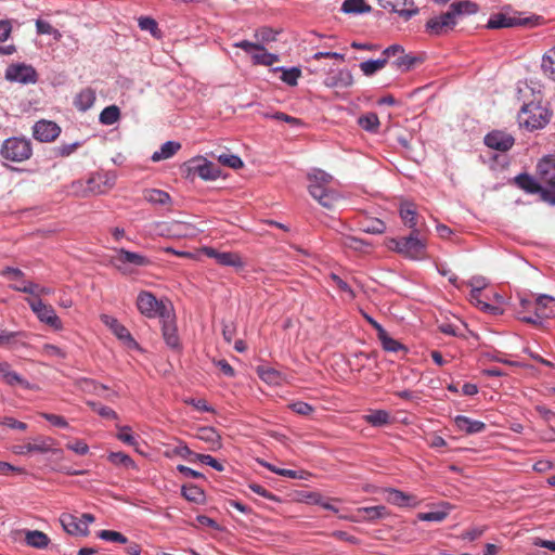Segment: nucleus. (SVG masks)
I'll return each mask as SVG.
<instances>
[{
  "mask_svg": "<svg viewBox=\"0 0 555 555\" xmlns=\"http://www.w3.org/2000/svg\"><path fill=\"white\" fill-rule=\"evenodd\" d=\"M308 180L310 195L323 207L333 209L341 198L340 193L330 186L333 177L321 169H314L313 172L308 175Z\"/></svg>",
  "mask_w": 555,
  "mask_h": 555,
  "instance_id": "obj_1",
  "label": "nucleus"
},
{
  "mask_svg": "<svg viewBox=\"0 0 555 555\" xmlns=\"http://www.w3.org/2000/svg\"><path fill=\"white\" fill-rule=\"evenodd\" d=\"M137 308L141 314L149 319H160L166 312H170L173 309L169 300H158L154 294L147 291H141L138 294Z\"/></svg>",
  "mask_w": 555,
  "mask_h": 555,
  "instance_id": "obj_2",
  "label": "nucleus"
},
{
  "mask_svg": "<svg viewBox=\"0 0 555 555\" xmlns=\"http://www.w3.org/2000/svg\"><path fill=\"white\" fill-rule=\"evenodd\" d=\"M0 155L13 163L27 160L33 155L31 141L21 137L8 138L2 142Z\"/></svg>",
  "mask_w": 555,
  "mask_h": 555,
  "instance_id": "obj_3",
  "label": "nucleus"
},
{
  "mask_svg": "<svg viewBox=\"0 0 555 555\" xmlns=\"http://www.w3.org/2000/svg\"><path fill=\"white\" fill-rule=\"evenodd\" d=\"M420 231L414 229L409 236L392 238L390 247L406 258L418 260L425 256L426 244L418 238Z\"/></svg>",
  "mask_w": 555,
  "mask_h": 555,
  "instance_id": "obj_4",
  "label": "nucleus"
},
{
  "mask_svg": "<svg viewBox=\"0 0 555 555\" xmlns=\"http://www.w3.org/2000/svg\"><path fill=\"white\" fill-rule=\"evenodd\" d=\"M543 23V17L532 14L528 17L509 16L504 13H496L490 16L486 27L489 29L511 28V27H534Z\"/></svg>",
  "mask_w": 555,
  "mask_h": 555,
  "instance_id": "obj_5",
  "label": "nucleus"
},
{
  "mask_svg": "<svg viewBox=\"0 0 555 555\" xmlns=\"http://www.w3.org/2000/svg\"><path fill=\"white\" fill-rule=\"evenodd\" d=\"M518 118L520 125L535 130L543 128L550 121V113L546 108L531 102L522 105Z\"/></svg>",
  "mask_w": 555,
  "mask_h": 555,
  "instance_id": "obj_6",
  "label": "nucleus"
},
{
  "mask_svg": "<svg viewBox=\"0 0 555 555\" xmlns=\"http://www.w3.org/2000/svg\"><path fill=\"white\" fill-rule=\"evenodd\" d=\"M188 177L198 176L205 181L217 180L221 176L219 166L205 157H194L186 164Z\"/></svg>",
  "mask_w": 555,
  "mask_h": 555,
  "instance_id": "obj_7",
  "label": "nucleus"
},
{
  "mask_svg": "<svg viewBox=\"0 0 555 555\" xmlns=\"http://www.w3.org/2000/svg\"><path fill=\"white\" fill-rule=\"evenodd\" d=\"M516 185L529 194H539L541 199L550 205H555V191H546L538 178L529 173H519L515 177Z\"/></svg>",
  "mask_w": 555,
  "mask_h": 555,
  "instance_id": "obj_8",
  "label": "nucleus"
},
{
  "mask_svg": "<svg viewBox=\"0 0 555 555\" xmlns=\"http://www.w3.org/2000/svg\"><path fill=\"white\" fill-rule=\"evenodd\" d=\"M116 256L113 257V266L121 273H129L128 266L146 267L151 263L150 259L139 253L130 251L125 248L116 249Z\"/></svg>",
  "mask_w": 555,
  "mask_h": 555,
  "instance_id": "obj_9",
  "label": "nucleus"
},
{
  "mask_svg": "<svg viewBox=\"0 0 555 555\" xmlns=\"http://www.w3.org/2000/svg\"><path fill=\"white\" fill-rule=\"evenodd\" d=\"M4 77L11 82H17L22 85H33L38 80L36 69L25 63H15L7 67Z\"/></svg>",
  "mask_w": 555,
  "mask_h": 555,
  "instance_id": "obj_10",
  "label": "nucleus"
},
{
  "mask_svg": "<svg viewBox=\"0 0 555 555\" xmlns=\"http://www.w3.org/2000/svg\"><path fill=\"white\" fill-rule=\"evenodd\" d=\"M456 24L457 20L449 9L440 15L429 18L425 24V29L431 36H443L453 30Z\"/></svg>",
  "mask_w": 555,
  "mask_h": 555,
  "instance_id": "obj_11",
  "label": "nucleus"
},
{
  "mask_svg": "<svg viewBox=\"0 0 555 555\" xmlns=\"http://www.w3.org/2000/svg\"><path fill=\"white\" fill-rule=\"evenodd\" d=\"M27 304L41 322L54 330L62 328V322L52 306L46 305L41 299H27Z\"/></svg>",
  "mask_w": 555,
  "mask_h": 555,
  "instance_id": "obj_12",
  "label": "nucleus"
},
{
  "mask_svg": "<svg viewBox=\"0 0 555 555\" xmlns=\"http://www.w3.org/2000/svg\"><path fill=\"white\" fill-rule=\"evenodd\" d=\"M162 324V334L166 345L172 350L181 349V341L178 335L176 317L173 310L166 312V314L159 319Z\"/></svg>",
  "mask_w": 555,
  "mask_h": 555,
  "instance_id": "obj_13",
  "label": "nucleus"
},
{
  "mask_svg": "<svg viewBox=\"0 0 555 555\" xmlns=\"http://www.w3.org/2000/svg\"><path fill=\"white\" fill-rule=\"evenodd\" d=\"M537 178L547 185L546 191H555V155H546L537 165Z\"/></svg>",
  "mask_w": 555,
  "mask_h": 555,
  "instance_id": "obj_14",
  "label": "nucleus"
},
{
  "mask_svg": "<svg viewBox=\"0 0 555 555\" xmlns=\"http://www.w3.org/2000/svg\"><path fill=\"white\" fill-rule=\"evenodd\" d=\"M61 133L60 126L51 120H38L33 127V135L39 142H52Z\"/></svg>",
  "mask_w": 555,
  "mask_h": 555,
  "instance_id": "obj_15",
  "label": "nucleus"
},
{
  "mask_svg": "<svg viewBox=\"0 0 555 555\" xmlns=\"http://www.w3.org/2000/svg\"><path fill=\"white\" fill-rule=\"evenodd\" d=\"M379 5L398 13L404 21H409L418 13L413 0H378Z\"/></svg>",
  "mask_w": 555,
  "mask_h": 555,
  "instance_id": "obj_16",
  "label": "nucleus"
},
{
  "mask_svg": "<svg viewBox=\"0 0 555 555\" xmlns=\"http://www.w3.org/2000/svg\"><path fill=\"white\" fill-rule=\"evenodd\" d=\"M77 389L86 392V393H92L96 396H101L105 398L106 400H112L114 397H117V392L112 391L104 393L108 390V387L98 383L96 380L88 377H79L76 378L74 382Z\"/></svg>",
  "mask_w": 555,
  "mask_h": 555,
  "instance_id": "obj_17",
  "label": "nucleus"
},
{
  "mask_svg": "<svg viewBox=\"0 0 555 555\" xmlns=\"http://www.w3.org/2000/svg\"><path fill=\"white\" fill-rule=\"evenodd\" d=\"M101 321L111 328V331L114 333V335L121 340L126 346L128 347H137L138 344L130 334V332L118 322L117 319L103 314L101 315Z\"/></svg>",
  "mask_w": 555,
  "mask_h": 555,
  "instance_id": "obj_18",
  "label": "nucleus"
},
{
  "mask_svg": "<svg viewBox=\"0 0 555 555\" xmlns=\"http://www.w3.org/2000/svg\"><path fill=\"white\" fill-rule=\"evenodd\" d=\"M485 144L500 152H506L514 145V138L502 131H492L485 137Z\"/></svg>",
  "mask_w": 555,
  "mask_h": 555,
  "instance_id": "obj_19",
  "label": "nucleus"
},
{
  "mask_svg": "<svg viewBox=\"0 0 555 555\" xmlns=\"http://www.w3.org/2000/svg\"><path fill=\"white\" fill-rule=\"evenodd\" d=\"M61 525L63 529L69 533L75 535H88L89 529L87 528L86 521H80V519L72 514H62L60 517Z\"/></svg>",
  "mask_w": 555,
  "mask_h": 555,
  "instance_id": "obj_20",
  "label": "nucleus"
},
{
  "mask_svg": "<svg viewBox=\"0 0 555 555\" xmlns=\"http://www.w3.org/2000/svg\"><path fill=\"white\" fill-rule=\"evenodd\" d=\"M88 191L93 194H103L115 184V178L107 173H94L88 181Z\"/></svg>",
  "mask_w": 555,
  "mask_h": 555,
  "instance_id": "obj_21",
  "label": "nucleus"
},
{
  "mask_svg": "<svg viewBox=\"0 0 555 555\" xmlns=\"http://www.w3.org/2000/svg\"><path fill=\"white\" fill-rule=\"evenodd\" d=\"M205 254L208 257L216 259V261L221 266L242 268L244 264L236 253L218 251L215 248L209 247L205 249Z\"/></svg>",
  "mask_w": 555,
  "mask_h": 555,
  "instance_id": "obj_22",
  "label": "nucleus"
},
{
  "mask_svg": "<svg viewBox=\"0 0 555 555\" xmlns=\"http://www.w3.org/2000/svg\"><path fill=\"white\" fill-rule=\"evenodd\" d=\"M353 83V76L349 69H339L324 80L328 88H348Z\"/></svg>",
  "mask_w": 555,
  "mask_h": 555,
  "instance_id": "obj_23",
  "label": "nucleus"
},
{
  "mask_svg": "<svg viewBox=\"0 0 555 555\" xmlns=\"http://www.w3.org/2000/svg\"><path fill=\"white\" fill-rule=\"evenodd\" d=\"M454 425L459 430L466 434H478L485 430L486 424L481 421L469 418L465 415H456L454 417Z\"/></svg>",
  "mask_w": 555,
  "mask_h": 555,
  "instance_id": "obj_24",
  "label": "nucleus"
},
{
  "mask_svg": "<svg viewBox=\"0 0 555 555\" xmlns=\"http://www.w3.org/2000/svg\"><path fill=\"white\" fill-rule=\"evenodd\" d=\"M0 376L2 380L9 386L21 385L24 388H29V383L18 373L12 371L11 364L8 362H0Z\"/></svg>",
  "mask_w": 555,
  "mask_h": 555,
  "instance_id": "obj_25",
  "label": "nucleus"
},
{
  "mask_svg": "<svg viewBox=\"0 0 555 555\" xmlns=\"http://www.w3.org/2000/svg\"><path fill=\"white\" fill-rule=\"evenodd\" d=\"M534 310L540 318L550 319L555 315V298L548 295H540L534 302Z\"/></svg>",
  "mask_w": 555,
  "mask_h": 555,
  "instance_id": "obj_26",
  "label": "nucleus"
},
{
  "mask_svg": "<svg viewBox=\"0 0 555 555\" xmlns=\"http://www.w3.org/2000/svg\"><path fill=\"white\" fill-rule=\"evenodd\" d=\"M386 501L400 507L412 506L416 504V498L414 495L406 494L396 489L386 490Z\"/></svg>",
  "mask_w": 555,
  "mask_h": 555,
  "instance_id": "obj_27",
  "label": "nucleus"
},
{
  "mask_svg": "<svg viewBox=\"0 0 555 555\" xmlns=\"http://www.w3.org/2000/svg\"><path fill=\"white\" fill-rule=\"evenodd\" d=\"M256 371L259 378L268 385L278 386L285 380L284 375L274 367L259 365Z\"/></svg>",
  "mask_w": 555,
  "mask_h": 555,
  "instance_id": "obj_28",
  "label": "nucleus"
},
{
  "mask_svg": "<svg viewBox=\"0 0 555 555\" xmlns=\"http://www.w3.org/2000/svg\"><path fill=\"white\" fill-rule=\"evenodd\" d=\"M25 543L34 548L44 550L50 544V538L40 530H25Z\"/></svg>",
  "mask_w": 555,
  "mask_h": 555,
  "instance_id": "obj_29",
  "label": "nucleus"
},
{
  "mask_svg": "<svg viewBox=\"0 0 555 555\" xmlns=\"http://www.w3.org/2000/svg\"><path fill=\"white\" fill-rule=\"evenodd\" d=\"M95 99V91L91 88H85L75 96L74 105L79 112H87L93 106Z\"/></svg>",
  "mask_w": 555,
  "mask_h": 555,
  "instance_id": "obj_30",
  "label": "nucleus"
},
{
  "mask_svg": "<svg viewBox=\"0 0 555 555\" xmlns=\"http://www.w3.org/2000/svg\"><path fill=\"white\" fill-rule=\"evenodd\" d=\"M439 506L441 507V509L427 513H420L417 515V518L422 521H443L448 517L450 512L453 509V505H451L449 502H441Z\"/></svg>",
  "mask_w": 555,
  "mask_h": 555,
  "instance_id": "obj_31",
  "label": "nucleus"
},
{
  "mask_svg": "<svg viewBox=\"0 0 555 555\" xmlns=\"http://www.w3.org/2000/svg\"><path fill=\"white\" fill-rule=\"evenodd\" d=\"M452 14L457 20L459 16L472 15L478 12L479 7L477 3L469 0H462L451 3L449 7Z\"/></svg>",
  "mask_w": 555,
  "mask_h": 555,
  "instance_id": "obj_32",
  "label": "nucleus"
},
{
  "mask_svg": "<svg viewBox=\"0 0 555 555\" xmlns=\"http://www.w3.org/2000/svg\"><path fill=\"white\" fill-rule=\"evenodd\" d=\"M357 513L362 520L367 521H374L388 516V511L384 505L360 507Z\"/></svg>",
  "mask_w": 555,
  "mask_h": 555,
  "instance_id": "obj_33",
  "label": "nucleus"
},
{
  "mask_svg": "<svg viewBox=\"0 0 555 555\" xmlns=\"http://www.w3.org/2000/svg\"><path fill=\"white\" fill-rule=\"evenodd\" d=\"M181 149V144L177 141H167L165 142L159 151L153 153L151 159L153 162H159L163 159H167L172 157L179 150Z\"/></svg>",
  "mask_w": 555,
  "mask_h": 555,
  "instance_id": "obj_34",
  "label": "nucleus"
},
{
  "mask_svg": "<svg viewBox=\"0 0 555 555\" xmlns=\"http://www.w3.org/2000/svg\"><path fill=\"white\" fill-rule=\"evenodd\" d=\"M400 217L403 220L404 224L409 227L412 231L416 229L417 225V212L412 203H403L400 206Z\"/></svg>",
  "mask_w": 555,
  "mask_h": 555,
  "instance_id": "obj_35",
  "label": "nucleus"
},
{
  "mask_svg": "<svg viewBox=\"0 0 555 555\" xmlns=\"http://www.w3.org/2000/svg\"><path fill=\"white\" fill-rule=\"evenodd\" d=\"M365 421L374 427H383L390 424L391 417L386 410H374L364 416Z\"/></svg>",
  "mask_w": 555,
  "mask_h": 555,
  "instance_id": "obj_36",
  "label": "nucleus"
},
{
  "mask_svg": "<svg viewBox=\"0 0 555 555\" xmlns=\"http://www.w3.org/2000/svg\"><path fill=\"white\" fill-rule=\"evenodd\" d=\"M341 11L347 14H361L371 11V7L364 0H345Z\"/></svg>",
  "mask_w": 555,
  "mask_h": 555,
  "instance_id": "obj_37",
  "label": "nucleus"
},
{
  "mask_svg": "<svg viewBox=\"0 0 555 555\" xmlns=\"http://www.w3.org/2000/svg\"><path fill=\"white\" fill-rule=\"evenodd\" d=\"M182 495L185 500L197 504L205 501L204 491L193 483L184 485L182 487Z\"/></svg>",
  "mask_w": 555,
  "mask_h": 555,
  "instance_id": "obj_38",
  "label": "nucleus"
},
{
  "mask_svg": "<svg viewBox=\"0 0 555 555\" xmlns=\"http://www.w3.org/2000/svg\"><path fill=\"white\" fill-rule=\"evenodd\" d=\"M120 117V109L116 105L106 106L99 116V120L102 125L112 126L118 121Z\"/></svg>",
  "mask_w": 555,
  "mask_h": 555,
  "instance_id": "obj_39",
  "label": "nucleus"
},
{
  "mask_svg": "<svg viewBox=\"0 0 555 555\" xmlns=\"http://www.w3.org/2000/svg\"><path fill=\"white\" fill-rule=\"evenodd\" d=\"M144 199L153 205H166L171 198L167 192L152 189L144 192Z\"/></svg>",
  "mask_w": 555,
  "mask_h": 555,
  "instance_id": "obj_40",
  "label": "nucleus"
},
{
  "mask_svg": "<svg viewBox=\"0 0 555 555\" xmlns=\"http://www.w3.org/2000/svg\"><path fill=\"white\" fill-rule=\"evenodd\" d=\"M258 51L259 53H255L251 55L253 63L256 65L271 66L280 61L278 54L267 52L264 47L263 50Z\"/></svg>",
  "mask_w": 555,
  "mask_h": 555,
  "instance_id": "obj_41",
  "label": "nucleus"
},
{
  "mask_svg": "<svg viewBox=\"0 0 555 555\" xmlns=\"http://www.w3.org/2000/svg\"><path fill=\"white\" fill-rule=\"evenodd\" d=\"M359 126L369 132H377L379 127V119L375 113H367L358 119Z\"/></svg>",
  "mask_w": 555,
  "mask_h": 555,
  "instance_id": "obj_42",
  "label": "nucleus"
},
{
  "mask_svg": "<svg viewBox=\"0 0 555 555\" xmlns=\"http://www.w3.org/2000/svg\"><path fill=\"white\" fill-rule=\"evenodd\" d=\"M138 25L141 30L149 31L154 38H160L162 31L154 18L150 16H141L138 20Z\"/></svg>",
  "mask_w": 555,
  "mask_h": 555,
  "instance_id": "obj_43",
  "label": "nucleus"
},
{
  "mask_svg": "<svg viewBox=\"0 0 555 555\" xmlns=\"http://www.w3.org/2000/svg\"><path fill=\"white\" fill-rule=\"evenodd\" d=\"M377 337L384 350L386 351L397 352L399 350H406V348L401 343L390 337L386 330L383 332V334H379Z\"/></svg>",
  "mask_w": 555,
  "mask_h": 555,
  "instance_id": "obj_44",
  "label": "nucleus"
},
{
  "mask_svg": "<svg viewBox=\"0 0 555 555\" xmlns=\"http://www.w3.org/2000/svg\"><path fill=\"white\" fill-rule=\"evenodd\" d=\"M261 464L264 465L266 467H268L271 472H273L280 476H283V477L293 478V479H297V478L298 479H307V477L309 476V473H307L305 470L276 468L275 466L270 465L268 463H261Z\"/></svg>",
  "mask_w": 555,
  "mask_h": 555,
  "instance_id": "obj_45",
  "label": "nucleus"
},
{
  "mask_svg": "<svg viewBox=\"0 0 555 555\" xmlns=\"http://www.w3.org/2000/svg\"><path fill=\"white\" fill-rule=\"evenodd\" d=\"M541 67L545 75L555 80V48L543 55Z\"/></svg>",
  "mask_w": 555,
  "mask_h": 555,
  "instance_id": "obj_46",
  "label": "nucleus"
},
{
  "mask_svg": "<svg viewBox=\"0 0 555 555\" xmlns=\"http://www.w3.org/2000/svg\"><path fill=\"white\" fill-rule=\"evenodd\" d=\"M87 404L91 408L93 412L99 414L101 417L105 420H117V413L111 409L109 406L103 405L100 402L95 401H87Z\"/></svg>",
  "mask_w": 555,
  "mask_h": 555,
  "instance_id": "obj_47",
  "label": "nucleus"
},
{
  "mask_svg": "<svg viewBox=\"0 0 555 555\" xmlns=\"http://www.w3.org/2000/svg\"><path fill=\"white\" fill-rule=\"evenodd\" d=\"M217 159L223 166H227L232 169H240L244 166V163L241 159V157L234 154L222 153L217 156Z\"/></svg>",
  "mask_w": 555,
  "mask_h": 555,
  "instance_id": "obj_48",
  "label": "nucleus"
},
{
  "mask_svg": "<svg viewBox=\"0 0 555 555\" xmlns=\"http://www.w3.org/2000/svg\"><path fill=\"white\" fill-rule=\"evenodd\" d=\"M275 70H282V81L285 82L288 86H296L298 78L300 77V69L297 67L292 68H284V67H276Z\"/></svg>",
  "mask_w": 555,
  "mask_h": 555,
  "instance_id": "obj_49",
  "label": "nucleus"
},
{
  "mask_svg": "<svg viewBox=\"0 0 555 555\" xmlns=\"http://www.w3.org/2000/svg\"><path fill=\"white\" fill-rule=\"evenodd\" d=\"M10 287L16 292L26 293V294L31 295L34 297L33 299H40L39 298V289H40L39 284L33 283V282H22L21 285L12 284Z\"/></svg>",
  "mask_w": 555,
  "mask_h": 555,
  "instance_id": "obj_50",
  "label": "nucleus"
},
{
  "mask_svg": "<svg viewBox=\"0 0 555 555\" xmlns=\"http://www.w3.org/2000/svg\"><path fill=\"white\" fill-rule=\"evenodd\" d=\"M417 61V57L403 53L392 62V66L401 72H408L416 64Z\"/></svg>",
  "mask_w": 555,
  "mask_h": 555,
  "instance_id": "obj_51",
  "label": "nucleus"
},
{
  "mask_svg": "<svg viewBox=\"0 0 555 555\" xmlns=\"http://www.w3.org/2000/svg\"><path fill=\"white\" fill-rule=\"evenodd\" d=\"M278 34V31L273 30L270 27H261L258 30H256L254 36L257 39V43L263 46V43L275 41Z\"/></svg>",
  "mask_w": 555,
  "mask_h": 555,
  "instance_id": "obj_52",
  "label": "nucleus"
},
{
  "mask_svg": "<svg viewBox=\"0 0 555 555\" xmlns=\"http://www.w3.org/2000/svg\"><path fill=\"white\" fill-rule=\"evenodd\" d=\"M468 285L472 286L469 297L477 298V297L481 296V291L487 286V282L483 276L477 275V276H473L469 280Z\"/></svg>",
  "mask_w": 555,
  "mask_h": 555,
  "instance_id": "obj_53",
  "label": "nucleus"
},
{
  "mask_svg": "<svg viewBox=\"0 0 555 555\" xmlns=\"http://www.w3.org/2000/svg\"><path fill=\"white\" fill-rule=\"evenodd\" d=\"M98 537L105 541L117 542V543H121V544H125L128 542V539L124 534H121L118 531H113V530H101L98 533Z\"/></svg>",
  "mask_w": 555,
  "mask_h": 555,
  "instance_id": "obj_54",
  "label": "nucleus"
},
{
  "mask_svg": "<svg viewBox=\"0 0 555 555\" xmlns=\"http://www.w3.org/2000/svg\"><path fill=\"white\" fill-rule=\"evenodd\" d=\"M117 438L126 446L133 447L135 448V451H138L137 437L132 435L130 427H122L118 433Z\"/></svg>",
  "mask_w": 555,
  "mask_h": 555,
  "instance_id": "obj_55",
  "label": "nucleus"
},
{
  "mask_svg": "<svg viewBox=\"0 0 555 555\" xmlns=\"http://www.w3.org/2000/svg\"><path fill=\"white\" fill-rule=\"evenodd\" d=\"M1 274H2L3 276H7V278H8L9 280H11V281H14V282H15L14 284H20V285H21V284H22V282H25V281L23 280V278H24V272H23L21 269H18V268L5 267V268L2 270Z\"/></svg>",
  "mask_w": 555,
  "mask_h": 555,
  "instance_id": "obj_56",
  "label": "nucleus"
},
{
  "mask_svg": "<svg viewBox=\"0 0 555 555\" xmlns=\"http://www.w3.org/2000/svg\"><path fill=\"white\" fill-rule=\"evenodd\" d=\"M386 230V224L379 219H373L363 225V231L370 234H382Z\"/></svg>",
  "mask_w": 555,
  "mask_h": 555,
  "instance_id": "obj_57",
  "label": "nucleus"
},
{
  "mask_svg": "<svg viewBox=\"0 0 555 555\" xmlns=\"http://www.w3.org/2000/svg\"><path fill=\"white\" fill-rule=\"evenodd\" d=\"M266 118H273V119H276V120H281V121H284V122H287L292 126H299L301 125V120L296 118V117H293V116H289L283 112H276L272 115L270 114H264L263 115Z\"/></svg>",
  "mask_w": 555,
  "mask_h": 555,
  "instance_id": "obj_58",
  "label": "nucleus"
},
{
  "mask_svg": "<svg viewBox=\"0 0 555 555\" xmlns=\"http://www.w3.org/2000/svg\"><path fill=\"white\" fill-rule=\"evenodd\" d=\"M331 280L336 284V286L341 291L348 294L350 299H353L356 297V294L353 289L349 286L347 282H345L341 278H339L335 273H331L330 275Z\"/></svg>",
  "mask_w": 555,
  "mask_h": 555,
  "instance_id": "obj_59",
  "label": "nucleus"
},
{
  "mask_svg": "<svg viewBox=\"0 0 555 555\" xmlns=\"http://www.w3.org/2000/svg\"><path fill=\"white\" fill-rule=\"evenodd\" d=\"M79 145H80L79 142H74V143H69V144H62L60 146L54 147V155L55 156H61V157L69 156L70 154H73L76 151V149Z\"/></svg>",
  "mask_w": 555,
  "mask_h": 555,
  "instance_id": "obj_60",
  "label": "nucleus"
},
{
  "mask_svg": "<svg viewBox=\"0 0 555 555\" xmlns=\"http://www.w3.org/2000/svg\"><path fill=\"white\" fill-rule=\"evenodd\" d=\"M535 411L546 423L551 426H555V412L547 409L545 405H537Z\"/></svg>",
  "mask_w": 555,
  "mask_h": 555,
  "instance_id": "obj_61",
  "label": "nucleus"
},
{
  "mask_svg": "<svg viewBox=\"0 0 555 555\" xmlns=\"http://www.w3.org/2000/svg\"><path fill=\"white\" fill-rule=\"evenodd\" d=\"M292 411L300 415H308L313 411L312 405L304 401H296L289 405Z\"/></svg>",
  "mask_w": 555,
  "mask_h": 555,
  "instance_id": "obj_62",
  "label": "nucleus"
},
{
  "mask_svg": "<svg viewBox=\"0 0 555 555\" xmlns=\"http://www.w3.org/2000/svg\"><path fill=\"white\" fill-rule=\"evenodd\" d=\"M0 424L3 426H7L9 428L18 429V430H24L27 427V425L25 423L20 422L17 420H15L13 417H9V416L0 417Z\"/></svg>",
  "mask_w": 555,
  "mask_h": 555,
  "instance_id": "obj_63",
  "label": "nucleus"
},
{
  "mask_svg": "<svg viewBox=\"0 0 555 555\" xmlns=\"http://www.w3.org/2000/svg\"><path fill=\"white\" fill-rule=\"evenodd\" d=\"M301 499L310 504L321 505L323 504V495L320 492L311 491L301 494Z\"/></svg>",
  "mask_w": 555,
  "mask_h": 555,
  "instance_id": "obj_64",
  "label": "nucleus"
}]
</instances>
